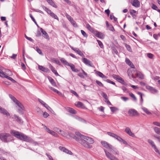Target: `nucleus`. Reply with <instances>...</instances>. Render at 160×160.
<instances>
[{
  "instance_id": "nucleus-19",
  "label": "nucleus",
  "mask_w": 160,
  "mask_h": 160,
  "mask_svg": "<svg viewBox=\"0 0 160 160\" xmlns=\"http://www.w3.org/2000/svg\"><path fill=\"white\" fill-rule=\"evenodd\" d=\"M93 34L97 37L100 39H103L104 37V35L102 33L97 31H96Z\"/></svg>"
},
{
  "instance_id": "nucleus-29",
  "label": "nucleus",
  "mask_w": 160,
  "mask_h": 160,
  "mask_svg": "<svg viewBox=\"0 0 160 160\" xmlns=\"http://www.w3.org/2000/svg\"><path fill=\"white\" fill-rule=\"evenodd\" d=\"M82 72H79L78 74V75L80 77L84 78H85L84 76H85L86 77H87V74L84 72L83 70H82Z\"/></svg>"
},
{
  "instance_id": "nucleus-61",
  "label": "nucleus",
  "mask_w": 160,
  "mask_h": 160,
  "mask_svg": "<svg viewBox=\"0 0 160 160\" xmlns=\"http://www.w3.org/2000/svg\"><path fill=\"white\" fill-rule=\"evenodd\" d=\"M121 99H122V100H123V101H124L125 102H126V101H128L129 99L128 98L126 97H121Z\"/></svg>"
},
{
  "instance_id": "nucleus-63",
  "label": "nucleus",
  "mask_w": 160,
  "mask_h": 160,
  "mask_svg": "<svg viewBox=\"0 0 160 160\" xmlns=\"http://www.w3.org/2000/svg\"><path fill=\"white\" fill-rule=\"evenodd\" d=\"M71 92L73 94H74L75 96H76L77 97H78V94L75 91L71 90Z\"/></svg>"
},
{
  "instance_id": "nucleus-41",
  "label": "nucleus",
  "mask_w": 160,
  "mask_h": 160,
  "mask_svg": "<svg viewBox=\"0 0 160 160\" xmlns=\"http://www.w3.org/2000/svg\"><path fill=\"white\" fill-rule=\"evenodd\" d=\"M48 79L49 81L51 83L53 86H56V83L54 82V80L52 78L49 77V78H48Z\"/></svg>"
},
{
  "instance_id": "nucleus-36",
  "label": "nucleus",
  "mask_w": 160,
  "mask_h": 160,
  "mask_svg": "<svg viewBox=\"0 0 160 160\" xmlns=\"http://www.w3.org/2000/svg\"><path fill=\"white\" fill-rule=\"evenodd\" d=\"M61 61L64 64L68 66L69 65V63L64 58H62L60 59Z\"/></svg>"
},
{
  "instance_id": "nucleus-14",
  "label": "nucleus",
  "mask_w": 160,
  "mask_h": 160,
  "mask_svg": "<svg viewBox=\"0 0 160 160\" xmlns=\"http://www.w3.org/2000/svg\"><path fill=\"white\" fill-rule=\"evenodd\" d=\"M0 113L7 116H9L10 115L9 113L6 109L1 106H0Z\"/></svg>"
},
{
  "instance_id": "nucleus-45",
  "label": "nucleus",
  "mask_w": 160,
  "mask_h": 160,
  "mask_svg": "<svg viewBox=\"0 0 160 160\" xmlns=\"http://www.w3.org/2000/svg\"><path fill=\"white\" fill-rule=\"evenodd\" d=\"M110 109L111 111L112 112H114L117 110H118V109L117 108L115 107H110Z\"/></svg>"
},
{
  "instance_id": "nucleus-37",
  "label": "nucleus",
  "mask_w": 160,
  "mask_h": 160,
  "mask_svg": "<svg viewBox=\"0 0 160 160\" xmlns=\"http://www.w3.org/2000/svg\"><path fill=\"white\" fill-rule=\"evenodd\" d=\"M142 110L145 113H146L147 114L150 115L151 114V113L145 107H142Z\"/></svg>"
},
{
  "instance_id": "nucleus-18",
  "label": "nucleus",
  "mask_w": 160,
  "mask_h": 160,
  "mask_svg": "<svg viewBox=\"0 0 160 160\" xmlns=\"http://www.w3.org/2000/svg\"><path fill=\"white\" fill-rule=\"evenodd\" d=\"M128 114L131 116H135L138 115L137 112L134 109H130L128 111Z\"/></svg>"
},
{
  "instance_id": "nucleus-33",
  "label": "nucleus",
  "mask_w": 160,
  "mask_h": 160,
  "mask_svg": "<svg viewBox=\"0 0 160 160\" xmlns=\"http://www.w3.org/2000/svg\"><path fill=\"white\" fill-rule=\"evenodd\" d=\"M47 2L51 6L55 8H57V6L52 0H47Z\"/></svg>"
},
{
  "instance_id": "nucleus-64",
  "label": "nucleus",
  "mask_w": 160,
  "mask_h": 160,
  "mask_svg": "<svg viewBox=\"0 0 160 160\" xmlns=\"http://www.w3.org/2000/svg\"><path fill=\"white\" fill-rule=\"evenodd\" d=\"M153 124L156 126L160 127V123L158 122H153Z\"/></svg>"
},
{
  "instance_id": "nucleus-57",
  "label": "nucleus",
  "mask_w": 160,
  "mask_h": 160,
  "mask_svg": "<svg viewBox=\"0 0 160 160\" xmlns=\"http://www.w3.org/2000/svg\"><path fill=\"white\" fill-rule=\"evenodd\" d=\"M137 93L138 95H139L141 97V99L140 101L142 102H143V99L142 98V93L140 92H137Z\"/></svg>"
},
{
  "instance_id": "nucleus-60",
  "label": "nucleus",
  "mask_w": 160,
  "mask_h": 160,
  "mask_svg": "<svg viewBox=\"0 0 160 160\" xmlns=\"http://www.w3.org/2000/svg\"><path fill=\"white\" fill-rule=\"evenodd\" d=\"M151 8L152 9L155 10H157V9H158L157 7L156 6V5L155 4H152Z\"/></svg>"
},
{
  "instance_id": "nucleus-30",
  "label": "nucleus",
  "mask_w": 160,
  "mask_h": 160,
  "mask_svg": "<svg viewBox=\"0 0 160 160\" xmlns=\"http://www.w3.org/2000/svg\"><path fill=\"white\" fill-rule=\"evenodd\" d=\"M148 142L151 145L152 148H153L154 149V150L157 148L154 142L152 140L149 139L148 140Z\"/></svg>"
},
{
  "instance_id": "nucleus-53",
  "label": "nucleus",
  "mask_w": 160,
  "mask_h": 160,
  "mask_svg": "<svg viewBox=\"0 0 160 160\" xmlns=\"http://www.w3.org/2000/svg\"><path fill=\"white\" fill-rule=\"evenodd\" d=\"M125 47L129 51L131 52L132 51V49L131 48V47L130 46V45L126 44L125 45Z\"/></svg>"
},
{
  "instance_id": "nucleus-59",
  "label": "nucleus",
  "mask_w": 160,
  "mask_h": 160,
  "mask_svg": "<svg viewBox=\"0 0 160 160\" xmlns=\"http://www.w3.org/2000/svg\"><path fill=\"white\" fill-rule=\"evenodd\" d=\"M125 62L127 64L129 65L132 62L128 58H126L125 59Z\"/></svg>"
},
{
  "instance_id": "nucleus-54",
  "label": "nucleus",
  "mask_w": 160,
  "mask_h": 160,
  "mask_svg": "<svg viewBox=\"0 0 160 160\" xmlns=\"http://www.w3.org/2000/svg\"><path fill=\"white\" fill-rule=\"evenodd\" d=\"M49 111H51L52 110L51 108L47 104L44 106Z\"/></svg>"
},
{
  "instance_id": "nucleus-23",
  "label": "nucleus",
  "mask_w": 160,
  "mask_h": 160,
  "mask_svg": "<svg viewBox=\"0 0 160 160\" xmlns=\"http://www.w3.org/2000/svg\"><path fill=\"white\" fill-rule=\"evenodd\" d=\"M49 68L51 69L52 72L54 73V74L57 76H59L56 70L54 68L53 66H52L51 64H50L49 65Z\"/></svg>"
},
{
  "instance_id": "nucleus-9",
  "label": "nucleus",
  "mask_w": 160,
  "mask_h": 160,
  "mask_svg": "<svg viewBox=\"0 0 160 160\" xmlns=\"http://www.w3.org/2000/svg\"><path fill=\"white\" fill-rule=\"evenodd\" d=\"M66 16L68 20L70 22L73 26L75 27H78L76 22L69 15L66 14Z\"/></svg>"
},
{
  "instance_id": "nucleus-49",
  "label": "nucleus",
  "mask_w": 160,
  "mask_h": 160,
  "mask_svg": "<svg viewBox=\"0 0 160 160\" xmlns=\"http://www.w3.org/2000/svg\"><path fill=\"white\" fill-rule=\"evenodd\" d=\"M147 56L148 58L150 59L153 58L154 55L151 53H148L147 54Z\"/></svg>"
},
{
  "instance_id": "nucleus-8",
  "label": "nucleus",
  "mask_w": 160,
  "mask_h": 160,
  "mask_svg": "<svg viewBox=\"0 0 160 160\" xmlns=\"http://www.w3.org/2000/svg\"><path fill=\"white\" fill-rule=\"evenodd\" d=\"M107 134L108 135L116 139L119 142H121V140H122V139L120 137L118 136L116 134L110 132H107Z\"/></svg>"
},
{
  "instance_id": "nucleus-4",
  "label": "nucleus",
  "mask_w": 160,
  "mask_h": 160,
  "mask_svg": "<svg viewBox=\"0 0 160 160\" xmlns=\"http://www.w3.org/2000/svg\"><path fill=\"white\" fill-rule=\"evenodd\" d=\"M104 151L105 153V154L107 157L110 160H119L118 158L115 157L114 155H112L111 153L106 149H104Z\"/></svg>"
},
{
  "instance_id": "nucleus-12",
  "label": "nucleus",
  "mask_w": 160,
  "mask_h": 160,
  "mask_svg": "<svg viewBox=\"0 0 160 160\" xmlns=\"http://www.w3.org/2000/svg\"><path fill=\"white\" fill-rule=\"evenodd\" d=\"M135 73V71L132 68H129L128 70V74L130 78H134L135 77L133 75V74Z\"/></svg>"
},
{
  "instance_id": "nucleus-7",
  "label": "nucleus",
  "mask_w": 160,
  "mask_h": 160,
  "mask_svg": "<svg viewBox=\"0 0 160 160\" xmlns=\"http://www.w3.org/2000/svg\"><path fill=\"white\" fill-rule=\"evenodd\" d=\"M146 88L151 93L155 94L158 92V91L155 88L149 85H146Z\"/></svg>"
},
{
  "instance_id": "nucleus-28",
  "label": "nucleus",
  "mask_w": 160,
  "mask_h": 160,
  "mask_svg": "<svg viewBox=\"0 0 160 160\" xmlns=\"http://www.w3.org/2000/svg\"><path fill=\"white\" fill-rule=\"evenodd\" d=\"M76 106L79 108H85L84 105L82 103L80 102H78L75 103Z\"/></svg>"
},
{
  "instance_id": "nucleus-20",
  "label": "nucleus",
  "mask_w": 160,
  "mask_h": 160,
  "mask_svg": "<svg viewBox=\"0 0 160 160\" xmlns=\"http://www.w3.org/2000/svg\"><path fill=\"white\" fill-rule=\"evenodd\" d=\"M95 72L96 74L99 77L101 78H103L104 79V80H106L107 79V77L104 75L101 72L97 71L96 70H95Z\"/></svg>"
},
{
  "instance_id": "nucleus-58",
  "label": "nucleus",
  "mask_w": 160,
  "mask_h": 160,
  "mask_svg": "<svg viewBox=\"0 0 160 160\" xmlns=\"http://www.w3.org/2000/svg\"><path fill=\"white\" fill-rule=\"evenodd\" d=\"M77 53L79 54V55H80V56H82V57H84V56L83 54L82 53V51L80 50H79L78 51V52H77Z\"/></svg>"
},
{
  "instance_id": "nucleus-25",
  "label": "nucleus",
  "mask_w": 160,
  "mask_h": 160,
  "mask_svg": "<svg viewBox=\"0 0 160 160\" xmlns=\"http://www.w3.org/2000/svg\"><path fill=\"white\" fill-rule=\"evenodd\" d=\"M66 110L68 112L72 114H75L77 112V111L73 109L70 107H67L66 108Z\"/></svg>"
},
{
  "instance_id": "nucleus-6",
  "label": "nucleus",
  "mask_w": 160,
  "mask_h": 160,
  "mask_svg": "<svg viewBox=\"0 0 160 160\" xmlns=\"http://www.w3.org/2000/svg\"><path fill=\"white\" fill-rule=\"evenodd\" d=\"M0 77L2 78H5L9 80L12 81L13 82L15 83L16 82V81L14 79L12 78L9 77V76L6 75L2 70L1 72H0Z\"/></svg>"
},
{
  "instance_id": "nucleus-47",
  "label": "nucleus",
  "mask_w": 160,
  "mask_h": 160,
  "mask_svg": "<svg viewBox=\"0 0 160 160\" xmlns=\"http://www.w3.org/2000/svg\"><path fill=\"white\" fill-rule=\"evenodd\" d=\"M43 37L46 39L49 40V36L48 35V34L46 32L45 33H44L43 35Z\"/></svg>"
},
{
  "instance_id": "nucleus-10",
  "label": "nucleus",
  "mask_w": 160,
  "mask_h": 160,
  "mask_svg": "<svg viewBox=\"0 0 160 160\" xmlns=\"http://www.w3.org/2000/svg\"><path fill=\"white\" fill-rule=\"evenodd\" d=\"M82 61L86 65L90 67H93L94 65L92 62L89 60H88L86 58H82Z\"/></svg>"
},
{
  "instance_id": "nucleus-51",
  "label": "nucleus",
  "mask_w": 160,
  "mask_h": 160,
  "mask_svg": "<svg viewBox=\"0 0 160 160\" xmlns=\"http://www.w3.org/2000/svg\"><path fill=\"white\" fill-rule=\"evenodd\" d=\"M36 51L37 52L39 53L41 55H43V53H42L41 50L38 47H36Z\"/></svg>"
},
{
  "instance_id": "nucleus-16",
  "label": "nucleus",
  "mask_w": 160,
  "mask_h": 160,
  "mask_svg": "<svg viewBox=\"0 0 160 160\" xmlns=\"http://www.w3.org/2000/svg\"><path fill=\"white\" fill-rule=\"evenodd\" d=\"M59 148L60 150L70 155H72V152L71 151L68 150L65 147L60 146L59 147Z\"/></svg>"
},
{
  "instance_id": "nucleus-22",
  "label": "nucleus",
  "mask_w": 160,
  "mask_h": 160,
  "mask_svg": "<svg viewBox=\"0 0 160 160\" xmlns=\"http://www.w3.org/2000/svg\"><path fill=\"white\" fill-rule=\"evenodd\" d=\"M38 68L42 71L46 72H48L49 71V69L48 68L44 67L42 66L39 65Z\"/></svg>"
},
{
  "instance_id": "nucleus-5",
  "label": "nucleus",
  "mask_w": 160,
  "mask_h": 160,
  "mask_svg": "<svg viewBox=\"0 0 160 160\" xmlns=\"http://www.w3.org/2000/svg\"><path fill=\"white\" fill-rule=\"evenodd\" d=\"M15 104L19 108L18 110V112L20 114H23V110H24V108L23 105L19 101Z\"/></svg>"
},
{
  "instance_id": "nucleus-44",
  "label": "nucleus",
  "mask_w": 160,
  "mask_h": 160,
  "mask_svg": "<svg viewBox=\"0 0 160 160\" xmlns=\"http://www.w3.org/2000/svg\"><path fill=\"white\" fill-rule=\"evenodd\" d=\"M101 94V95L106 100H107L108 99V97L107 94L104 92H102Z\"/></svg>"
},
{
  "instance_id": "nucleus-34",
  "label": "nucleus",
  "mask_w": 160,
  "mask_h": 160,
  "mask_svg": "<svg viewBox=\"0 0 160 160\" xmlns=\"http://www.w3.org/2000/svg\"><path fill=\"white\" fill-rule=\"evenodd\" d=\"M69 135L70 136V137L73 138L75 139V140L77 141H78V140L76 139L77 138H78L79 139H80V136L77 135L78 137H76L74 135L71 133H69Z\"/></svg>"
},
{
  "instance_id": "nucleus-38",
  "label": "nucleus",
  "mask_w": 160,
  "mask_h": 160,
  "mask_svg": "<svg viewBox=\"0 0 160 160\" xmlns=\"http://www.w3.org/2000/svg\"><path fill=\"white\" fill-rule=\"evenodd\" d=\"M6 73H4L8 76H12V72L9 69H7L6 71Z\"/></svg>"
},
{
  "instance_id": "nucleus-11",
  "label": "nucleus",
  "mask_w": 160,
  "mask_h": 160,
  "mask_svg": "<svg viewBox=\"0 0 160 160\" xmlns=\"http://www.w3.org/2000/svg\"><path fill=\"white\" fill-rule=\"evenodd\" d=\"M108 150L114 154L117 155H118L119 154V151L115 148L112 145L111 146Z\"/></svg>"
},
{
  "instance_id": "nucleus-62",
  "label": "nucleus",
  "mask_w": 160,
  "mask_h": 160,
  "mask_svg": "<svg viewBox=\"0 0 160 160\" xmlns=\"http://www.w3.org/2000/svg\"><path fill=\"white\" fill-rule=\"evenodd\" d=\"M43 115L44 118H47L49 116V114L46 112H44L43 113Z\"/></svg>"
},
{
  "instance_id": "nucleus-42",
  "label": "nucleus",
  "mask_w": 160,
  "mask_h": 160,
  "mask_svg": "<svg viewBox=\"0 0 160 160\" xmlns=\"http://www.w3.org/2000/svg\"><path fill=\"white\" fill-rule=\"evenodd\" d=\"M50 16L52 18H54L55 19H57L58 21L59 20V18H58V16L53 12L51 13V14L50 15Z\"/></svg>"
},
{
  "instance_id": "nucleus-32",
  "label": "nucleus",
  "mask_w": 160,
  "mask_h": 160,
  "mask_svg": "<svg viewBox=\"0 0 160 160\" xmlns=\"http://www.w3.org/2000/svg\"><path fill=\"white\" fill-rule=\"evenodd\" d=\"M14 117L16 120L19 123H22L23 121L22 119L18 116L16 115H14Z\"/></svg>"
},
{
  "instance_id": "nucleus-55",
  "label": "nucleus",
  "mask_w": 160,
  "mask_h": 160,
  "mask_svg": "<svg viewBox=\"0 0 160 160\" xmlns=\"http://www.w3.org/2000/svg\"><path fill=\"white\" fill-rule=\"evenodd\" d=\"M109 29L112 31H115L112 25H110L108 27Z\"/></svg>"
},
{
  "instance_id": "nucleus-13",
  "label": "nucleus",
  "mask_w": 160,
  "mask_h": 160,
  "mask_svg": "<svg viewBox=\"0 0 160 160\" xmlns=\"http://www.w3.org/2000/svg\"><path fill=\"white\" fill-rule=\"evenodd\" d=\"M113 77L114 79H115L116 80H117L118 82H120L123 85H125V82L124 80L122 78L119 77V76L117 75H114L113 76Z\"/></svg>"
},
{
  "instance_id": "nucleus-50",
  "label": "nucleus",
  "mask_w": 160,
  "mask_h": 160,
  "mask_svg": "<svg viewBox=\"0 0 160 160\" xmlns=\"http://www.w3.org/2000/svg\"><path fill=\"white\" fill-rule=\"evenodd\" d=\"M96 82L97 84L99 86L101 87H103V85L102 83L100 81L98 80H96Z\"/></svg>"
},
{
  "instance_id": "nucleus-56",
  "label": "nucleus",
  "mask_w": 160,
  "mask_h": 160,
  "mask_svg": "<svg viewBox=\"0 0 160 160\" xmlns=\"http://www.w3.org/2000/svg\"><path fill=\"white\" fill-rule=\"evenodd\" d=\"M104 81L107 82H108L109 83H111L112 84H113L114 85H115V83L114 82L112 81H111V80H110L109 79H107L106 80H105Z\"/></svg>"
},
{
  "instance_id": "nucleus-1",
  "label": "nucleus",
  "mask_w": 160,
  "mask_h": 160,
  "mask_svg": "<svg viewBox=\"0 0 160 160\" xmlns=\"http://www.w3.org/2000/svg\"><path fill=\"white\" fill-rule=\"evenodd\" d=\"M75 133L77 135L80 136V139H79L78 138L76 139L78 142L86 148H92V146L90 144H92L94 142V141L92 138L82 135L78 132H76Z\"/></svg>"
},
{
  "instance_id": "nucleus-3",
  "label": "nucleus",
  "mask_w": 160,
  "mask_h": 160,
  "mask_svg": "<svg viewBox=\"0 0 160 160\" xmlns=\"http://www.w3.org/2000/svg\"><path fill=\"white\" fill-rule=\"evenodd\" d=\"M0 139L5 142H8L13 140V138L10 134L6 133L0 134Z\"/></svg>"
},
{
  "instance_id": "nucleus-39",
  "label": "nucleus",
  "mask_w": 160,
  "mask_h": 160,
  "mask_svg": "<svg viewBox=\"0 0 160 160\" xmlns=\"http://www.w3.org/2000/svg\"><path fill=\"white\" fill-rule=\"evenodd\" d=\"M154 130L156 133L160 135V129L157 127H155L154 128Z\"/></svg>"
},
{
  "instance_id": "nucleus-15",
  "label": "nucleus",
  "mask_w": 160,
  "mask_h": 160,
  "mask_svg": "<svg viewBox=\"0 0 160 160\" xmlns=\"http://www.w3.org/2000/svg\"><path fill=\"white\" fill-rule=\"evenodd\" d=\"M125 131L130 136L132 137H135V135L134 133L132 132L129 128L127 127L125 129Z\"/></svg>"
},
{
  "instance_id": "nucleus-27",
  "label": "nucleus",
  "mask_w": 160,
  "mask_h": 160,
  "mask_svg": "<svg viewBox=\"0 0 160 160\" xmlns=\"http://www.w3.org/2000/svg\"><path fill=\"white\" fill-rule=\"evenodd\" d=\"M42 7L44 10L46 11L47 12V13L50 15L51 14V13H52L53 12L49 8H47L46 7L43 5H42Z\"/></svg>"
},
{
  "instance_id": "nucleus-52",
  "label": "nucleus",
  "mask_w": 160,
  "mask_h": 160,
  "mask_svg": "<svg viewBox=\"0 0 160 160\" xmlns=\"http://www.w3.org/2000/svg\"><path fill=\"white\" fill-rule=\"evenodd\" d=\"M49 133L55 137H56L57 135V133L52 130H51Z\"/></svg>"
},
{
  "instance_id": "nucleus-21",
  "label": "nucleus",
  "mask_w": 160,
  "mask_h": 160,
  "mask_svg": "<svg viewBox=\"0 0 160 160\" xmlns=\"http://www.w3.org/2000/svg\"><path fill=\"white\" fill-rule=\"evenodd\" d=\"M135 74L137 77L141 79H143L144 78L143 75L139 71L135 70Z\"/></svg>"
},
{
  "instance_id": "nucleus-26",
  "label": "nucleus",
  "mask_w": 160,
  "mask_h": 160,
  "mask_svg": "<svg viewBox=\"0 0 160 160\" xmlns=\"http://www.w3.org/2000/svg\"><path fill=\"white\" fill-rule=\"evenodd\" d=\"M86 27L87 29H88L90 32L92 33L93 34L96 31V30H95L93 28H92L88 23H87L86 25Z\"/></svg>"
},
{
  "instance_id": "nucleus-35",
  "label": "nucleus",
  "mask_w": 160,
  "mask_h": 160,
  "mask_svg": "<svg viewBox=\"0 0 160 160\" xmlns=\"http://www.w3.org/2000/svg\"><path fill=\"white\" fill-rule=\"evenodd\" d=\"M9 98L11 99V100L16 103L18 100L16 99V98L12 94H9Z\"/></svg>"
},
{
  "instance_id": "nucleus-46",
  "label": "nucleus",
  "mask_w": 160,
  "mask_h": 160,
  "mask_svg": "<svg viewBox=\"0 0 160 160\" xmlns=\"http://www.w3.org/2000/svg\"><path fill=\"white\" fill-rule=\"evenodd\" d=\"M129 95L131 97H132L134 99V100L135 101L137 100V98H136L134 94H133L132 93H129Z\"/></svg>"
},
{
  "instance_id": "nucleus-24",
  "label": "nucleus",
  "mask_w": 160,
  "mask_h": 160,
  "mask_svg": "<svg viewBox=\"0 0 160 160\" xmlns=\"http://www.w3.org/2000/svg\"><path fill=\"white\" fill-rule=\"evenodd\" d=\"M132 6L136 8H138L140 6V2L138 0H133L132 3Z\"/></svg>"
},
{
  "instance_id": "nucleus-17",
  "label": "nucleus",
  "mask_w": 160,
  "mask_h": 160,
  "mask_svg": "<svg viewBox=\"0 0 160 160\" xmlns=\"http://www.w3.org/2000/svg\"><path fill=\"white\" fill-rule=\"evenodd\" d=\"M101 143L104 148L108 150L112 146L111 145L109 144L108 142L105 141H102L101 142Z\"/></svg>"
},
{
  "instance_id": "nucleus-43",
  "label": "nucleus",
  "mask_w": 160,
  "mask_h": 160,
  "mask_svg": "<svg viewBox=\"0 0 160 160\" xmlns=\"http://www.w3.org/2000/svg\"><path fill=\"white\" fill-rule=\"evenodd\" d=\"M97 41L98 42V44L99 46L100 47L102 48H103V45L102 42L101 41L98 40H97Z\"/></svg>"
},
{
  "instance_id": "nucleus-40",
  "label": "nucleus",
  "mask_w": 160,
  "mask_h": 160,
  "mask_svg": "<svg viewBox=\"0 0 160 160\" xmlns=\"http://www.w3.org/2000/svg\"><path fill=\"white\" fill-rule=\"evenodd\" d=\"M49 88L52 90L54 92H57L58 95H60L61 94V93L60 92L56 89L52 87H49Z\"/></svg>"
},
{
  "instance_id": "nucleus-2",
  "label": "nucleus",
  "mask_w": 160,
  "mask_h": 160,
  "mask_svg": "<svg viewBox=\"0 0 160 160\" xmlns=\"http://www.w3.org/2000/svg\"><path fill=\"white\" fill-rule=\"evenodd\" d=\"M10 132L12 135L20 140L30 142H33L35 144H37V142H34L31 138L27 136L20 132L12 130Z\"/></svg>"
},
{
  "instance_id": "nucleus-31",
  "label": "nucleus",
  "mask_w": 160,
  "mask_h": 160,
  "mask_svg": "<svg viewBox=\"0 0 160 160\" xmlns=\"http://www.w3.org/2000/svg\"><path fill=\"white\" fill-rule=\"evenodd\" d=\"M68 66L70 67L72 70L73 71L76 72H78V69L75 68V66L74 64L69 63V65H68Z\"/></svg>"
},
{
  "instance_id": "nucleus-48",
  "label": "nucleus",
  "mask_w": 160,
  "mask_h": 160,
  "mask_svg": "<svg viewBox=\"0 0 160 160\" xmlns=\"http://www.w3.org/2000/svg\"><path fill=\"white\" fill-rule=\"evenodd\" d=\"M81 32L82 34L84 37L86 38L88 37V35L83 30H81Z\"/></svg>"
}]
</instances>
